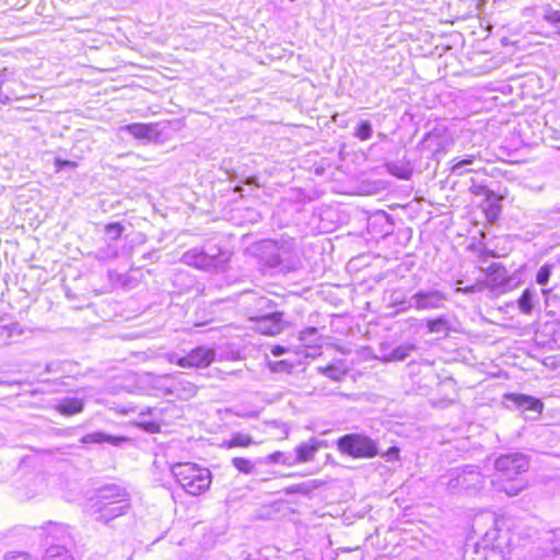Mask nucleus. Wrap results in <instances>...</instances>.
Listing matches in <instances>:
<instances>
[{"instance_id": "obj_1", "label": "nucleus", "mask_w": 560, "mask_h": 560, "mask_svg": "<svg viewBox=\"0 0 560 560\" xmlns=\"http://www.w3.org/2000/svg\"><path fill=\"white\" fill-rule=\"evenodd\" d=\"M171 471L177 483L190 495L206 492L212 481L210 470L195 463H176Z\"/></svg>"}, {"instance_id": "obj_2", "label": "nucleus", "mask_w": 560, "mask_h": 560, "mask_svg": "<svg viewBox=\"0 0 560 560\" xmlns=\"http://www.w3.org/2000/svg\"><path fill=\"white\" fill-rule=\"evenodd\" d=\"M336 445L340 453L353 458H373L378 454L377 442L364 434H345L337 440Z\"/></svg>"}, {"instance_id": "obj_3", "label": "nucleus", "mask_w": 560, "mask_h": 560, "mask_svg": "<svg viewBox=\"0 0 560 560\" xmlns=\"http://www.w3.org/2000/svg\"><path fill=\"white\" fill-rule=\"evenodd\" d=\"M448 296L445 292L438 289H420L416 291L408 301L399 303L401 310L413 308L419 312L435 311L445 307Z\"/></svg>"}, {"instance_id": "obj_4", "label": "nucleus", "mask_w": 560, "mask_h": 560, "mask_svg": "<svg viewBox=\"0 0 560 560\" xmlns=\"http://www.w3.org/2000/svg\"><path fill=\"white\" fill-rule=\"evenodd\" d=\"M229 260V253L217 249L205 252L199 248H192L184 253L182 261L185 265L192 266L201 270H218L223 268L224 264Z\"/></svg>"}, {"instance_id": "obj_5", "label": "nucleus", "mask_w": 560, "mask_h": 560, "mask_svg": "<svg viewBox=\"0 0 560 560\" xmlns=\"http://www.w3.org/2000/svg\"><path fill=\"white\" fill-rule=\"evenodd\" d=\"M447 477L446 486L451 491L477 490L485 483V477L471 466L453 469Z\"/></svg>"}, {"instance_id": "obj_6", "label": "nucleus", "mask_w": 560, "mask_h": 560, "mask_svg": "<svg viewBox=\"0 0 560 560\" xmlns=\"http://www.w3.org/2000/svg\"><path fill=\"white\" fill-rule=\"evenodd\" d=\"M494 467L500 478L513 480L517 475L528 469L529 459L523 453H508L495 459Z\"/></svg>"}, {"instance_id": "obj_7", "label": "nucleus", "mask_w": 560, "mask_h": 560, "mask_svg": "<svg viewBox=\"0 0 560 560\" xmlns=\"http://www.w3.org/2000/svg\"><path fill=\"white\" fill-rule=\"evenodd\" d=\"M528 560H545L560 553V529L546 533L540 544H534L528 549Z\"/></svg>"}, {"instance_id": "obj_8", "label": "nucleus", "mask_w": 560, "mask_h": 560, "mask_svg": "<svg viewBox=\"0 0 560 560\" xmlns=\"http://www.w3.org/2000/svg\"><path fill=\"white\" fill-rule=\"evenodd\" d=\"M40 536L43 540V545L46 548H50L52 546H68L71 544L72 538L68 530L67 525L62 523L47 522L43 526H40Z\"/></svg>"}, {"instance_id": "obj_9", "label": "nucleus", "mask_w": 560, "mask_h": 560, "mask_svg": "<svg viewBox=\"0 0 560 560\" xmlns=\"http://www.w3.org/2000/svg\"><path fill=\"white\" fill-rule=\"evenodd\" d=\"M215 358V351L212 348L197 347L187 355L176 360V364L180 368H207Z\"/></svg>"}, {"instance_id": "obj_10", "label": "nucleus", "mask_w": 560, "mask_h": 560, "mask_svg": "<svg viewBox=\"0 0 560 560\" xmlns=\"http://www.w3.org/2000/svg\"><path fill=\"white\" fill-rule=\"evenodd\" d=\"M124 501H131L130 493L127 491L126 488L115 483H110L103 486L98 490L95 505L98 508L101 505H110Z\"/></svg>"}, {"instance_id": "obj_11", "label": "nucleus", "mask_w": 560, "mask_h": 560, "mask_svg": "<svg viewBox=\"0 0 560 560\" xmlns=\"http://www.w3.org/2000/svg\"><path fill=\"white\" fill-rule=\"evenodd\" d=\"M282 316L283 314L281 312H271L269 314L259 315L255 318L256 329L262 335H278L283 329Z\"/></svg>"}, {"instance_id": "obj_12", "label": "nucleus", "mask_w": 560, "mask_h": 560, "mask_svg": "<svg viewBox=\"0 0 560 560\" xmlns=\"http://www.w3.org/2000/svg\"><path fill=\"white\" fill-rule=\"evenodd\" d=\"M162 422V410L156 407L143 409L137 420L138 427L149 433L160 432Z\"/></svg>"}, {"instance_id": "obj_13", "label": "nucleus", "mask_w": 560, "mask_h": 560, "mask_svg": "<svg viewBox=\"0 0 560 560\" xmlns=\"http://www.w3.org/2000/svg\"><path fill=\"white\" fill-rule=\"evenodd\" d=\"M506 399L513 404V406L522 412H533L535 416L541 413L544 404L538 398L524 394H509Z\"/></svg>"}, {"instance_id": "obj_14", "label": "nucleus", "mask_w": 560, "mask_h": 560, "mask_svg": "<svg viewBox=\"0 0 560 560\" xmlns=\"http://www.w3.org/2000/svg\"><path fill=\"white\" fill-rule=\"evenodd\" d=\"M197 386L179 374L173 377L168 385V392L177 398L188 400L197 394Z\"/></svg>"}, {"instance_id": "obj_15", "label": "nucleus", "mask_w": 560, "mask_h": 560, "mask_svg": "<svg viewBox=\"0 0 560 560\" xmlns=\"http://www.w3.org/2000/svg\"><path fill=\"white\" fill-rule=\"evenodd\" d=\"M298 339L302 347L311 350L306 353L307 357H315L319 353L323 337L316 327H307L301 330Z\"/></svg>"}, {"instance_id": "obj_16", "label": "nucleus", "mask_w": 560, "mask_h": 560, "mask_svg": "<svg viewBox=\"0 0 560 560\" xmlns=\"http://www.w3.org/2000/svg\"><path fill=\"white\" fill-rule=\"evenodd\" d=\"M325 445L326 443L324 441L317 440L315 438L310 439L307 442L301 443L295 447L296 455L293 456L294 465L313 460L316 452Z\"/></svg>"}, {"instance_id": "obj_17", "label": "nucleus", "mask_w": 560, "mask_h": 560, "mask_svg": "<svg viewBox=\"0 0 560 560\" xmlns=\"http://www.w3.org/2000/svg\"><path fill=\"white\" fill-rule=\"evenodd\" d=\"M131 503L130 501H124L116 504L110 505H101L97 508L96 512L98 515L96 520L104 524L109 523L118 516L125 515L130 510Z\"/></svg>"}, {"instance_id": "obj_18", "label": "nucleus", "mask_w": 560, "mask_h": 560, "mask_svg": "<svg viewBox=\"0 0 560 560\" xmlns=\"http://www.w3.org/2000/svg\"><path fill=\"white\" fill-rule=\"evenodd\" d=\"M422 153H430L431 158H435L444 150L443 139L438 132H429L424 136L419 144Z\"/></svg>"}, {"instance_id": "obj_19", "label": "nucleus", "mask_w": 560, "mask_h": 560, "mask_svg": "<svg viewBox=\"0 0 560 560\" xmlns=\"http://www.w3.org/2000/svg\"><path fill=\"white\" fill-rule=\"evenodd\" d=\"M105 442L109 443L112 445H115V446H119L122 443L127 442V438L115 436V435H110V434H107L104 432H93V433L85 434L81 439V443H83V444H91V443L101 444V443H105Z\"/></svg>"}, {"instance_id": "obj_20", "label": "nucleus", "mask_w": 560, "mask_h": 560, "mask_svg": "<svg viewBox=\"0 0 560 560\" xmlns=\"http://www.w3.org/2000/svg\"><path fill=\"white\" fill-rule=\"evenodd\" d=\"M416 345L412 342H406L397 346L395 349L383 355V361H405L416 350Z\"/></svg>"}, {"instance_id": "obj_21", "label": "nucleus", "mask_w": 560, "mask_h": 560, "mask_svg": "<svg viewBox=\"0 0 560 560\" xmlns=\"http://www.w3.org/2000/svg\"><path fill=\"white\" fill-rule=\"evenodd\" d=\"M84 404L82 399L77 397H66L59 400L57 410L67 416L79 413L83 410Z\"/></svg>"}, {"instance_id": "obj_22", "label": "nucleus", "mask_w": 560, "mask_h": 560, "mask_svg": "<svg viewBox=\"0 0 560 560\" xmlns=\"http://www.w3.org/2000/svg\"><path fill=\"white\" fill-rule=\"evenodd\" d=\"M476 553L480 557L474 560H506L502 549L487 544H477Z\"/></svg>"}, {"instance_id": "obj_23", "label": "nucleus", "mask_w": 560, "mask_h": 560, "mask_svg": "<svg viewBox=\"0 0 560 560\" xmlns=\"http://www.w3.org/2000/svg\"><path fill=\"white\" fill-rule=\"evenodd\" d=\"M120 130L127 131L136 139H151L153 131H154L152 125L140 124V122L125 125V126L120 127Z\"/></svg>"}, {"instance_id": "obj_24", "label": "nucleus", "mask_w": 560, "mask_h": 560, "mask_svg": "<svg viewBox=\"0 0 560 560\" xmlns=\"http://www.w3.org/2000/svg\"><path fill=\"white\" fill-rule=\"evenodd\" d=\"M536 299L537 292L535 289H525L517 300L520 311L525 315H530L534 310V303Z\"/></svg>"}, {"instance_id": "obj_25", "label": "nucleus", "mask_w": 560, "mask_h": 560, "mask_svg": "<svg viewBox=\"0 0 560 560\" xmlns=\"http://www.w3.org/2000/svg\"><path fill=\"white\" fill-rule=\"evenodd\" d=\"M486 273L488 277L492 278V281L497 285L506 287L509 284V279L506 276V269L498 262H492L487 269Z\"/></svg>"}, {"instance_id": "obj_26", "label": "nucleus", "mask_w": 560, "mask_h": 560, "mask_svg": "<svg viewBox=\"0 0 560 560\" xmlns=\"http://www.w3.org/2000/svg\"><path fill=\"white\" fill-rule=\"evenodd\" d=\"M254 444L253 438L249 434L236 432L232 434L230 440H225L222 443V446L226 448L233 447H247Z\"/></svg>"}, {"instance_id": "obj_27", "label": "nucleus", "mask_w": 560, "mask_h": 560, "mask_svg": "<svg viewBox=\"0 0 560 560\" xmlns=\"http://www.w3.org/2000/svg\"><path fill=\"white\" fill-rule=\"evenodd\" d=\"M42 560H73V558L68 548L59 545L46 548Z\"/></svg>"}, {"instance_id": "obj_28", "label": "nucleus", "mask_w": 560, "mask_h": 560, "mask_svg": "<svg viewBox=\"0 0 560 560\" xmlns=\"http://www.w3.org/2000/svg\"><path fill=\"white\" fill-rule=\"evenodd\" d=\"M478 155H475V154H468L466 155L464 159L462 160H457V159H453L451 161L452 163V166H451V173L453 175H456V176H462L464 175L465 173H467L468 171H460V167H467L469 165H472L474 162L476 161Z\"/></svg>"}, {"instance_id": "obj_29", "label": "nucleus", "mask_w": 560, "mask_h": 560, "mask_svg": "<svg viewBox=\"0 0 560 560\" xmlns=\"http://www.w3.org/2000/svg\"><path fill=\"white\" fill-rule=\"evenodd\" d=\"M18 91L11 86V82H2L0 84V103L9 104L12 100H20Z\"/></svg>"}, {"instance_id": "obj_30", "label": "nucleus", "mask_w": 560, "mask_h": 560, "mask_svg": "<svg viewBox=\"0 0 560 560\" xmlns=\"http://www.w3.org/2000/svg\"><path fill=\"white\" fill-rule=\"evenodd\" d=\"M471 186L469 190L475 196L485 197V201L497 200V195L490 190L486 185L477 183L475 179H471Z\"/></svg>"}, {"instance_id": "obj_31", "label": "nucleus", "mask_w": 560, "mask_h": 560, "mask_svg": "<svg viewBox=\"0 0 560 560\" xmlns=\"http://www.w3.org/2000/svg\"><path fill=\"white\" fill-rule=\"evenodd\" d=\"M354 137L361 141L369 140L373 135V128L370 121L361 120L354 129Z\"/></svg>"}, {"instance_id": "obj_32", "label": "nucleus", "mask_w": 560, "mask_h": 560, "mask_svg": "<svg viewBox=\"0 0 560 560\" xmlns=\"http://www.w3.org/2000/svg\"><path fill=\"white\" fill-rule=\"evenodd\" d=\"M427 327L430 332H447L448 331V320L440 316L434 319H429L427 322Z\"/></svg>"}, {"instance_id": "obj_33", "label": "nucleus", "mask_w": 560, "mask_h": 560, "mask_svg": "<svg viewBox=\"0 0 560 560\" xmlns=\"http://www.w3.org/2000/svg\"><path fill=\"white\" fill-rule=\"evenodd\" d=\"M542 19L555 26L557 32L560 33V10H556L551 7H546L544 9Z\"/></svg>"}, {"instance_id": "obj_34", "label": "nucleus", "mask_w": 560, "mask_h": 560, "mask_svg": "<svg viewBox=\"0 0 560 560\" xmlns=\"http://www.w3.org/2000/svg\"><path fill=\"white\" fill-rule=\"evenodd\" d=\"M233 466L241 472L250 475L255 470V465L247 458L234 457L232 459Z\"/></svg>"}, {"instance_id": "obj_35", "label": "nucleus", "mask_w": 560, "mask_h": 560, "mask_svg": "<svg viewBox=\"0 0 560 560\" xmlns=\"http://www.w3.org/2000/svg\"><path fill=\"white\" fill-rule=\"evenodd\" d=\"M268 462L272 463V464L281 463V464L287 465V466H293L294 465L293 455L285 454V453H282V452H273L272 454H270L268 456Z\"/></svg>"}, {"instance_id": "obj_36", "label": "nucleus", "mask_w": 560, "mask_h": 560, "mask_svg": "<svg viewBox=\"0 0 560 560\" xmlns=\"http://www.w3.org/2000/svg\"><path fill=\"white\" fill-rule=\"evenodd\" d=\"M387 168L390 174L395 175L398 178L407 179L409 178L411 171L407 166H399L396 163H388Z\"/></svg>"}, {"instance_id": "obj_37", "label": "nucleus", "mask_w": 560, "mask_h": 560, "mask_svg": "<svg viewBox=\"0 0 560 560\" xmlns=\"http://www.w3.org/2000/svg\"><path fill=\"white\" fill-rule=\"evenodd\" d=\"M486 203L487 206L483 208L486 215L490 221H494L500 214L499 198L497 197L495 201H486Z\"/></svg>"}, {"instance_id": "obj_38", "label": "nucleus", "mask_w": 560, "mask_h": 560, "mask_svg": "<svg viewBox=\"0 0 560 560\" xmlns=\"http://www.w3.org/2000/svg\"><path fill=\"white\" fill-rule=\"evenodd\" d=\"M125 228L118 223V222H114V223H108L106 226H105V234L113 241H116L118 240L122 232H124Z\"/></svg>"}, {"instance_id": "obj_39", "label": "nucleus", "mask_w": 560, "mask_h": 560, "mask_svg": "<svg viewBox=\"0 0 560 560\" xmlns=\"http://www.w3.org/2000/svg\"><path fill=\"white\" fill-rule=\"evenodd\" d=\"M552 267V265L545 264L538 269L536 275V282L538 284L546 285L548 283Z\"/></svg>"}, {"instance_id": "obj_40", "label": "nucleus", "mask_w": 560, "mask_h": 560, "mask_svg": "<svg viewBox=\"0 0 560 560\" xmlns=\"http://www.w3.org/2000/svg\"><path fill=\"white\" fill-rule=\"evenodd\" d=\"M308 492H310V487L306 483L293 485V486L287 487L284 489L285 494H294V493L307 494Z\"/></svg>"}, {"instance_id": "obj_41", "label": "nucleus", "mask_w": 560, "mask_h": 560, "mask_svg": "<svg viewBox=\"0 0 560 560\" xmlns=\"http://www.w3.org/2000/svg\"><path fill=\"white\" fill-rule=\"evenodd\" d=\"M323 374L326 375L327 377L334 380V381H338L341 378V375L343 374L342 371L340 369H338L337 366L335 365H328L326 366L324 370H323Z\"/></svg>"}, {"instance_id": "obj_42", "label": "nucleus", "mask_w": 560, "mask_h": 560, "mask_svg": "<svg viewBox=\"0 0 560 560\" xmlns=\"http://www.w3.org/2000/svg\"><path fill=\"white\" fill-rule=\"evenodd\" d=\"M4 560H37L24 551H13L5 555Z\"/></svg>"}, {"instance_id": "obj_43", "label": "nucleus", "mask_w": 560, "mask_h": 560, "mask_svg": "<svg viewBox=\"0 0 560 560\" xmlns=\"http://www.w3.org/2000/svg\"><path fill=\"white\" fill-rule=\"evenodd\" d=\"M77 162L74 161H70V160H62L60 158H56L55 159V166L57 168V171H61L63 168H75L77 167Z\"/></svg>"}, {"instance_id": "obj_44", "label": "nucleus", "mask_w": 560, "mask_h": 560, "mask_svg": "<svg viewBox=\"0 0 560 560\" xmlns=\"http://www.w3.org/2000/svg\"><path fill=\"white\" fill-rule=\"evenodd\" d=\"M399 448L397 446L389 447L385 453L382 454V457L387 462H394L398 459Z\"/></svg>"}, {"instance_id": "obj_45", "label": "nucleus", "mask_w": 560, "mask_h": 560, "mask_svg": "<svg viewBox=\"0 0 560 560\" xmlns=\"http://www.w3.org/2000/svg\"><path fill=\"white\" fill-rule=\"evenodd\" d=\"M522 489H523V485H512L509 488H501V490L506 492L508 495H510V497L518 494Z\"/></svg>"}, {"instance_id": "obj_46", "label": "nucleus", "mask_w": 560, "mask_h": 560, "mask_svg": "<svg viewBox=\"0 0 560 560\" xmlns=\"http://www.w3.org/2000/svg\"><path fill=\"white\" fill-rule=\"evenodd\" d=\"M479 290H480V287L478 284H474V285H468V287H465V288H457L456 292H462V293H465V294H470V293H475V292H477Z\"/></svg>"}, {"instance_id": "obj_47", "label": "nucleus", "mask_w": 560, "mask_h": 560, "mask_svg": "<svg viewBox=\"0 0 560 560\" xmlns=\"http://www.w3.org/2000/svg\"><path fill=\"white\" fill-rule=\"evenodd\" d=\"M284 352H285V348L282 347V346H273L272 349H271V353L275 357L282 355Z\"/></svg>"}, {"instance_id": "obj_48", "label": "nucleus", "mask_w": 560, "mask_h": 560, "mask_svg": "<svg viewBox=\"0 0 560 560\" xmlns=\"http://www.w3.org/2000/svg\"><path fill=\"white\" fill-rule=\"evenodd\" d=\"M283 254H284V252H283V253H279V254L273 258V260H272L271 265L276 266V265L281 264V262H282V260H283V257H282V255H283Z\"/></svg>"}, {"instance_id": "obj_49", "label": "nucleus", "mask_w": 560, "mask_h": 560, "mask_svg": "<svg viewBox=\"0 0 560 560\" xmlns=\"http://www.w3.org/2000/svg\"><path fill=\"white\" fill-rule=\"evenodd\" d=\"M268 303V300H266L265 298H261L259 300V305H264V304H267Z\"/></svg>"}, {"instance_id": "obj_50", "label": "nucleus", "mask_w": 560, "mask_h": 560, "mask_svg": "<svg viewBox=\"0 0 560 560\" xmlns=\"http://www.w3.org/2000/svg\"><path fill=\"white\" fill-rule=\"evenodd\" d=\"M291 248H292V244H291V243H289V244H288V250H287V252H289Z\"/></svg>"}]
</instances>
